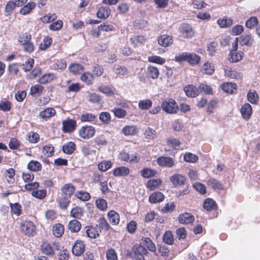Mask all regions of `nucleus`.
<instances>
[{
    "mask_svg": "<svg viewBox=\"0 0 260 260\" xmlns=\"http://www.w3.org/2000/svg\"><path fill=\"white\" fill-rule=\"evenodd\" d=\"M55 78V76L53 73H49L44 74L39 79V82L42 84H46L50 82Z\"/></svg>",
    "mask_w": 260,
    "mask_h": 260,
    "instance_id": "c9c22d12",
    "label": "nucleus"
},
{
    "mask_svg": "<svg viewBox=\"0 0 260 260\" xmlns=\"http://www.w3.org/2000/svg\"><path fill=\"white\" fill-rule=\"evenodd\" d=\"M141 175L145 178L153 177L155 176L156 172L154 170L149 168H144L141 172Z\"/></svg>",
    "mask_w": 260,
    "mask_h": 260,
    "instance_id": "de8ad7c7",
    "label": "nucleus"
},
{
    "mask_svg": "<svg viewBox=\"0 0 260 260\" xmlns=\"http://www.w3.org/2000/svg\"><path fill=\"white\" fill-rule=\"evenodd\" d=\"M21 232L27 236H33L36 232V227L32 222L28 220L22 221L20 225Z\"/></svg>",
    "mask_w": 260,
    "mask_h": 260,
    "instance_id": "20e7f679",
    "label": "nucleus"
},
{
    "mask_svg": "<svg viewBox=\"0 0 260 260\" xmlns=\"http://www.w3.org/2000/svg\"><path fill=\"white\" fill-rule=\"evenodd\" d=\"M69 69L70 72L74 75H77L83 71V67L79 63H73L69 66Z\"/></svg>",
    "mask_w": 260,
    "mask_h": 260,
    "instance_id": "37998d69",
    "label": "nucleus"
},
{
    "mask_svg": "<svg viewBox=\"0 0 260 260\" xmlns=\"http://www.w3.org/2000/svg\"><path fill=\"white\" fill-rule=\"evenodd\" d=\"M241 113L243 118L249 119L252 114V107L249 104H245L241 107Z\"/></svg>",
    "mask_w": 260,
    "mask_h": 260,
    "instance_id": "aec40b11",
    "label": "nucleus"
},
{
    "mask_svg": "<svg viewBox=\"0 0 260 260\" xmlns=\"http://www.w3.org/2000/svg\"><path fill=\"white\" fill-rule=\"evenodd\" d=\"M46 189L33 190L31 193L33 197L40 200L43 199L46 196Z\"/></svg>",
    "mask_w": 260,
    "mask_h": 260,
    "instance_id": "13d9d810",
    "label": "nucleus"
},
{
    "mask_svg": "<svg viewBox=\"0 0 260 260\" xmlns=\"http://www.w3.org/2000/svg\"><path fill=\"white\" fill-rule=\"evenodd\" d=\"M96 206L100 210L104 211L107 208V201L103 199H99L96 200Z\"/></svg>",
    "mask_w": 260,
    "mask_h": 260,
    "instance_id": "69168bd1",
    "label": "nucleus"
},
{
    "mask_svg": "<svg viewBox=\"0 0 260 260\" xmlns=\"http://www.w3.org/2000/svg\"><path fill=\"white\" fill-rule=\"evenodd\" d=\"M80 79L81 81L86 84L90 85L93 83L94 75L89 72H86L81 76Z\"/></svg>",
    "mask_w": 260,
    "mask_h": 260,
    "instance_id": "473e14b6",
    "label": "nucleus"
},
{
    "mask_svg": "<svg viewBox=\"0 0 260 260\" xmlns=\"http://www.w3.org/2000/svg\"><path fill=\"white\" fill-rule=\"evenodd\" d=\"M107 260H117V255L114 249L110 248L106 252Z\"/></svg>",
    "mask_w": 260,
    "mask_h": 260,
    "instance_id": "774afa93",
    "label": "nucleus"
},
{
    "mask_svg": "<svg viewBox=\"0 0 260 260\" xmlns=\"http://www.w3.org/2000/svg\"><path fill=\"white\" fill-rule=\"evenodd\" d=\"M56 113L55 110L53 108H47L39 113V117L43 119H47L53 116Z\"/></svg>",
    "mask_w": 260,
    "mask_h": 260,
    "instance_id": "2eb2a0df",
    "label": "nucleus"
},
{
    "mask_svg": "<svg viewBox=\"0 0 260 260\" xmlns=\"http://www.w3.org/2000/svg\"><path fill=\"white\" fill-rule=\"evenodd\" d=\"M202 70L205 74L212 75L214 73L215 69L214 66L211 63L206 61L203 64Z\"/></svg>",
    "mask_w": 260,
    "mask_h": 260,
    "instance_id": "a18cd8bd",
    "label": "nucleus"
},
{
    "mask_svg": "<svg viewBox=\"0 0 260 260\" xmlns=\"http://www.w3.org/2000/svg\"><path fill=\"white\" fill-rule=\"evenodd\" d=\"M239 42L241 45L251 46L253 44V39L250 34L243 35L240 38Z\"/></svg>",
    "mask_w": 260,
    "mask_h": 260,
    "instance_id": "a878e982",
    "label": "nucleus"
},
{
    "mask_svg": "<svg viewBox=\"0 0 260 260\" xmlns=\"http://www.w3.org/2000/svg\"><path fill=\"white\" fill-rule=\"evenodd\" d=\"M111 9L109 7H101L97 12L96 16H109Z\"/></svg>",
    "mask_w": 260,
    "mask_h": 260,
    "instance_id": "3c124183",
    "label": "nucleus"
},
{
    "mask_svg": "<svg viewBox=\"0 0 260 260\" xmlns=\"http://www.w3.org/2000/svg\"><path fill=\"white\" fill-rule=\"evenodd\" d=\"M152 105V102L149 99L140 100L139 102L138 107L141 110H148Z\"/></svg>",
    "mask_w": 260,
    "mask_h": 260,
    "instance_id": "c03bdc74",
    "label": "nucleus"
},
{
    "mask_svg": "<svg viewBox=\"0 0 260 260\" xmlns=\"http://www.w3.org/2000/svg\"><path fill=\"white\" fill-rule=\"evenodd\" d=\"M186 95L188 97H195L199 94V89L193 85H189L184 88Z\"/></svg>",
    "mask_w": 260,
    "mask_h": 260,
    "instance_id": "f3484780",
    "label": "nucleus"
},
{
    "mask_svg": "<svg viewBox=\"0 0 260 260\" xmlns=\"http://www.w3.org/2000/svg\"><path fill=\"white\" fill-rule=\"evenodd\" d=\"M184 159L186 162L193 163L198 160V156L190 152H187L184 155Z\"/></svg>",
    "mask_w": 260,
    "mask_h": 260,
    "instance_id": "5fc2aeb1",
    "label": "nucleus"
},
{
    "mask_svg": "<svg viewBox=\"0 0 260 260\" xmlns=\"http://www.w3.org/2000/svg\"><path fill=\"white\" fill-rule=\"evenodd\" d=\"M76 145L73 142H69L63 145L62 147L63 151L68 154H72L75 150Z\"/></svg>",
    "mask_w": 260,
    "mask_h": 260,
    "instance_id": "a19ab883",
    "label": "nucleus"
},
{
    "mask_svg": "<svg viewBox=\"0 0 260 260\" xmlns=\"http://www.w3.org/2000/svg\"><path fill=\"white\" fill-rule=\"evenodd\" d=\"M207 184L213 189L221 190L223 189L222 183L215 178H209L207 182Z\"/></svg>",
    "mask_w": 260,
    "mask_h": 260,
    "instance_id": "393cba45",
    "label": "nucleus"
},
{
    "mask_svg": "<svg viewBox=\"0 0 260 260\" xmlns=\"http://www.w3.org/2000/svg\"><path fill=\"white\" fill-rule=\"evenodd\" d=\"M6 177L7 178V181L10 184L14 182V176L15 175V170L12 168H10L6 171Z\"/></svg>",
    "mask_w": 260,
    "mask_h": 260,
    "instance_id": "4d7b16f0",
    "label": "nucleus"
},
{
    "mask_svg": "<svg viewBox=\"0 0 260 260\" xmlns=\"http://www.w3.org/2000/svg\"><path fill=\"white\" fill-rule=\"evenodd\" d=\"M31 35L27 32L19 37L18 41L23 46L24 50L28 53L32 52L34 50V44L30 42Z\"/></svg>",
    "mask_w": 260,
    "mask_h": 260,
    "instance_id": "7ed1b4c3",
    "label": "nucleus"
},
{
    "mask_svg": "<svg viewBox=\"0 0 260 260\" xmlns=\"http://www.w3.org/2000/svg\"><path fill=\"white\" fill-rule=\"evenodd\" d=\"M110 222L114 225L117 224L119 222V215L115 211L111 210L108 213Z\"/></svg>",
    "mask_w": 260,
    "mask_h": 260,
    "instance_id": "c85d7f7f",
    "label": "nucleus"
},
{
    "mask_svg": "<svg viewBox=\"0 0 260 260\" xmlns=\"http://www.w3.org/2000/svg\"><path fill=\"white\" fill-rule=\"evenodd\" d=\"M185 178L180 174H175L170 177V180L174 185H181L184 184Z\"/></svg>",
    "mask_w": 260,
    "mask_h": 260,
    "instance_id": "a211bd4d",
    "label": "nucleus"
},
{
    "mask_svg": "<svg viewBox=\"0 0 260 260\" xmlns=\"http://www.w3.org/2000/svg\"><path fill=\"white\" fill-rule=\"evenodd\" d=\"M112 112L115 116L118 118H124L127 114L126 111L121 108H114L112 110Z\"/></svg>",
    "mask_w": 260,
    "mask_h": 260,
    "instance_id": "09e8293b",
    "label": "nucleus"
},
{
    "mask_svg": "<svg viewBox=\"0 0 260 260\" xmlns=\"http://www.w3.org/2000/svg\"><path fill=\"white\" fill-rule=\"evenodd\" d=\"M100 232L98 225L88 226L86 231L87 236L90 238H96L99 236Z\"/></svg>",
    "mask_w": 260,
    "mask_h": 260,
    "instance_id": "ddd939ff",
    "label": "nucleus"
},
{
    "mask_svg": "<svg viewBox=\"0 0 260 260\" xmlns=\"http://www.w3.org/2000/svg\"><path fill=\"white\" fill-rule=\"evenodd\" d=\"M35 7L36 4L35 3H29L20 9V13L23 15H27Z\"/></svg>",
    "mask_w": 260,
    "mask_h": 260,
    "instance_id": "79ce46f5",
    "label": "nucleus"
},
{
    "mask_svg": "<svg viewBox=\"0 0 260 260\" xmlns=\"http://www.w3.org/2000/svg\"><path fill=\"white\" fill-rule=\"evenodd\" d=\"M163 241L165 243L169 245L173 244L174 242V238L171 232H166L163 237Z\"/></svg>",
    "mask_w": 260,
    "mask_h": 260,
    "instance_id": "e2e57ef3",
    "label": "nucleus"
},
{
    "mask_svg": "<svg viewBox=\"0 0 260 260\" xmlns=\"http://www.w3.org/2000/svg\"><path fill=\"white\" fill-rule=\"evenodd\" d=\"M146 39L143 36H135L131 39V43L135 47L143 45Z\"/></svg>",
    "mask_w": 260,
    "mask_h": 260,
    "instance_id": "2f4dec72",
    "label": "nucleus"
},
{
    "mask_svg": "<svg viewBox=\"0 0 260 260\" xmlns=\"http://www.w3.org/2000/svg\"><path fill=\"white\" fill-rule=\"evenodd\" d=\"M41 252L48 255H53L54 251L51 245L47 242H43L41 246Z\"/></svg>",
    "mask_w": 260,
    "mask_h": 260,
    "instance_id": "b1692460",
    "label": "nucleus"
},
{
    "mask_svg": "<svg viewBox=\"0 0 260 260\" xmlns=\"http://www.w3.org/2000/svg\"><path fill=\"white\" fill-rule=\"evenodd\" d=\"M138 132V128L134 125H126L122 129V134L126 136L135 135Z\"/></svg>",
    "mask_w": 260,
    "mask_h": 260,
    "instance_id": "6ab92c4d",
    "label": "nucleus"
},
{
    "mask_svg": "<svg viewBox=\"0 0 260 260\" xmlns=\"http://www.w3.org/2000/svg\"><path fill=\"white\" fill-rule=\"evenodd\" d=\"M53 235L56 237H60L64 233V226L60 223L55 224L52 228Z\"/></svg>",
    "mask_w": 260,
    "mask_h": 260,
    "instance_id": "f704fd0d",
    "label": "nucleus"
},
{
    "mask_svg": "<svg viewBox=\"0 0 260 260\" xmlns=\"http://www.w3.org/2000/svg\"><path fill=\"white\" fill-rule=\"evenodd\" d=\"M204 208L208 211L216 210L217 205L216 202L212 199L207 198L204 201Z\"/></svg>",
    "mask_w": 260,
    "mask_h": 260,
    "instance_id": "412c9836",
    "label": "nucleus"
},
{
    "mask_svg": "<svg viewBox=\"0 0 260 260\" xmlns=\"http://www.w3.org/2000/svg\"><path fill=\"white\" fill-rule=\"evenodd\" d=\"M113 72L116 75V77H122L128 75L129 72L127 68L124 66L115 64L113 67Z\"/></svg>",
    "mask_w": 260,
    "mask_h": 260,
    "instance_id": "9b49d317",
    "label": "nucleus"
},
{
    "mask_svg": "<svg viewBox=\"0 0 260 260\" xmlns=\"http://www.w3.org/2000/svg\"><path fill=\"white\" fill-rule=\"evenodd\" d=\"M95 115L92 113H86L81 115L80 120L83 122H91L95 119Z\"/></svg>",
    "mask_w": 260,
    "mask_h": 260,
    "instance_id": "bf43d9fd",
    "label": "nucleus"
},
{
    "mask_svg": "<svg viewBox=\"0 0 260 260\" xmlns=\"http://www.w3.org/2000/svg\"><path fill=\"white\" fill-rule=\"evenodd\" d=\"M147 73L148 75L152 79H157L159 75L158 69L156 67L152 66H149L148 67Z\"/></svg>",
    "mask_w": 260,
    "mask_h": 260,
    "instance_id": "bb28decb",
    "label": "nucleus"
},
{
    "mask_svg": "<svg viewBox=\"0 0 260 260\" xmlns=\"http://www.w3.org/2000/svg\"><path fill=\"white\" fill-rule=\"evenodd\" d=\"M175 60L177 62L186 61L191 66H195L200 63L201 57L194 53L183 52L176 56Z\"/></svg>",
    "mask_w": 260,
    "mask_h": 260,
    "instance_id": "f257e3e1",
    "label": "nucleus"
},
{
    "mask_svg": "<svg viewBox=\"0 0 260 260\" xmlns=\"http://www.w3.org/2000/svg\"><path fill=\"white\" fill-rule=\"evenodd\" d=\"M179 32L181 36L184 38H190L194 35L192 27L186 23H183L180 26Z\"/></svg>",
    "mask_w": 260,
    "mask_h": 260,
    "instance_id": "6e6552de",
    "label": "nucleus"
},
{
    "mask_svg": "<svg viewBox=\"0 0 260 260\" xmlns=\"http://www.w3.org/2000/svg\"><path fill=\"white\" fill-rule=\"evenodd\" d=\"M217 23L220 27H227L233 23V20L230 17H222L217 20Z\"/></svg>",
    "mask_w": 260,
    "mask_h": 260,
    "instance_id": "4c0bfd02",
    "label": "nucleus"
},
{
    "mask_svg": "<svg viewBox=\"0 0 260 260\" xmlns=\"http://www.w3.org/2000/svg\"><path fill=\"white\" fill-rule=\"evenodd\" d=\"M237 40L238 39L236 38L235 41L234 46H233L230 51L229 60L231 62H238L240 61L243 57V53L242 52H236L237 49Z\"/></svg>",
    "mask_w": 260,
    "mask_h": 260,
    "instance_id": "423d86ee",
    "label": "nucleus"
},
{
    "mask_svg": "<svg viewBox=\"0 0 260 260\" xmlns=\"http://www.w3.org/2000/svg\"><path fill=\"white\" fill-rule=\"evenodd\" d=\"M69 256V252L67 249L63 247L59 250L58 254V259L59 260H68Z\"/></svg>",
    "mask_w": 260,
    "mask_h": 260,
    "instance_id": "338daca9",
    "label": "nucleus"
},
{
    "mask_svg": "<svg viewBox=\"0 0 260 260\" xmlns=\"http://www.w3.org/2000/svg\"><path fill=\"white\" fill-rule=\"evenodd\" d=\"M71 216L76 218H80L83 214V210L79 207H76L73 208L70 212Z\"/></svg>",
    "mask_w": 260,
    "mask_h": 260,
    "instance_id": "49530a36",
    "label": "nucleus"
},
{
    "mask_svg": "<svg viewBox=\"0 0 260 260\" xmlns=\"http://www.w3.org/2000/svg\"><path fill=\"white\" fill-rule=\"evenodd\" d=\"M61 191L63 194L70 197L74 193L75 188L72 184L68 183L61 188Z\"/></svg>",
    "mask_w": 260,
    "mask_h": 260,
    "instance_id": "4be33fe9",
    "label": "nucleus"
},
{
    "mask_svg": "<svg viewBox=\"0 0 260 260\" xmlns=\"http://www.w3.org/2000/svg\"><path fill=\"white\" fill-rule=\"evenodd\" d=\"M27 169L32 172H38L42 169V165L37 160H30L27 164Z\"/></svg>",
    "mask_w": 260,
    "mask_h": 260,
    "instance_id": "c756f323",
    "label": "nucleus"
},
{
    "mask_svg": "<svg viewBox=\"0 0 260 260\" xmlns=\"http://www.w3.org/2000/svg\"><path fill=\"white\" fill-rule=\"evenodd\" d=\"M161 180L159 179L150 180L147 182V186L150 190H154L158 188L161 184Z\"/></svg>",
    "mask_w": 260,
    "mask_h": 260,
    "instance_id": "ea45409f",
    "label": "nucleus"
},
{
    "mask_svg": "<svg viewBox=\"0 0 260 260\" xmlns=\"http://www.w3.org/2000/svg\"><path fill=\"white\" fill-rule=\"evenodd\" d=\"M62 129L65 133L74 131L76 127V121L73 119H68L62 122Z\"/></svg>",
    "mask_w": 260,
    "mask_h": 260,
    "instance_id": "1a4fd4ad",
    "label": "nucleus"
},
{
    "mask_svg": "<svg viewBox=\"0 0 260 260\" xmlns=\"http://www.w3.org/2000/svg\"><path fill=\"white\" fill-rule=\"evenodd\" d=\"M54 152V147L51 145L43 147L42 153L46 157H51L53 155Z\"/></svg>",
    "mask_w": 260,
    "mask_h": 260,
    "instance_id": "864d4df0",
    "label": "nucleus"
},
{
    "mask_svg": "<svg viewBox=\"0 0 260 260\" xmlns=\"http://www.w3.org/2000/svg\"><path fill=\"white\" fill-rule=\"evenodd\" d=\"M144 136L148 141L154 140L157 137L156 132L151 127H147L145 131Z\"/></svg>",
    "mask_w": 260,
    "mask_h": 260,
    "instance_id": "e433bc0d",
    "label": "nucleus"
},
{
    "mask_svg": "<svg viewBox=\"0 0 260 260\" xmlns=\"http://www.w3.org/2000/svg\"><path fill=\"white\" fill-rule=\"evenodd\" d=\"M95 133L94 127L89 125L82 126L78 132L79 136L84 139H88L92 137Z\"/></svg>",
    "mask_w": 260,
    "mask_h": 260,
    "instance_id": "39448f33",
    "label": "nucleus"
},
{
    "mask_svg": "<svg viewBox=\"0 0 260 260\" xmlns=\"http://www.w3.org/2000/svg\"><path fill=\"white\" fill-rule=\"evenodd\" d=\"M194 217L190 213H185L178 216L179 222L181 224H188L194 221Z\"/></svg>",
    "mask_w": 260,
    "mask_h": 260,
    "instance_id": "dca6fc26",
    "label": "nucleus"
},
{
    "mask_svg": "<svg viewBox=\"0 0 260 260\" xmlns=\"http://www.w3.org/2000/svg\"><path fill=\"white\" fill-rule=\"evenodd\" d=\"M143 240L144 244L150 251L152 252L155 251V245L149 238H144Z\"/></svg>",
    "mask_w": 260,
    "mask_h": 260,
    "instance_id": "680f3d73",
    "label": "nucleus"
},
{
    "mask_svg": "<svg viewBox=\"0 0 260 260\" xmlns=\"http://www.w3.org/2000/svg\"><path fill=\"white\" fill-rule=\"evenodd\" d=\"M85 246L81 241L77 240L72 247L73 254L76 256H80L83 253Z\"/></svg>",
    "mask_w": 260,
    "mask_h": 260,
    "instance_id": "f8f14e48",
    "label": "nucleus"
},
{
    "mask_svg": "<svg viewBox=\"0 0 260 260\" xmlns=\"http://www.w3.org/2000/svg\"><path fill=\"white\" fill-rule=\"evenodd\" d=\"M81 227L80 222L76 219L70 221L68 224V229L72 232H78L80 230Z\"/></svg>",
    "mask_w": 260,
    "mask_h": 260,
    "instance_id": "72a5a7b5",
    "label": "nucleus"
},
{
    "mask_svg": "<svg viewBox=\"0 0 260 260\" xmlns=\"http://www.w3.org/2000/svg\"><path fill=\"white\" fill-rule=\"evenodd\" d=\"M237 85L233 83H224L221 86V89L226 93H233L236 90Z\"/></svg>",
    "mask_w": 260,
    "mask_h": 260,
    "instance_id": "cd10ccee",
    "label": "nucleus"
},
{
    "mask_svg": "<svg viewBox=\"0 0 260 260\" xmlns=\"http://www.w3.org/2000/svg\"><path fill=\"white\" fill-rule=\"evenodd\" d=\"M161 108L163 111L167 113L176 114L177 113L179 107L176 101L171 98H166L162 101Z\"/></svg>",
    "mask_w": 260,
    "mask_h": 260,
    "instance_id": "f03ea898",
    "label": "nucleus"
},
{
    "mask_svg": "<svg viewBox=\"0 0 260 260\" xmlns=\"http://www.w3.org/2000/svg\"><path fill=\"white\" fill-rule=\"evenodd\" d=\"M34 63V60L31 58H29L24 63L22 64L23 71L25 72L30 71L32 68Z\"/></svg>",
    "mask_w": 260,
    "mask_h": 260,
    "instance_id": "0e129e2a",
    "label": "nucleus"
},
{
    "mask_svg": "<svg viewBox=\"0 0 260 260\" xmlns=\"http://www.w3.org/2000/svg\"><path fill=\"white\" fill-rule=\"evenodd\" d=\"M16 6H17V5L15 2L12 1H9L5 6V15L7 16L10 15Z\"/></svg>",
    "mask_w": 260,
    "mask_h": 260,
    "instance_id": "6e6d98bb",
    "label": "nucleus"
},
{
    "mask_svg": "<svg viewBox=\"0 0 260 260\" xmlns=\"http://www.w3.org/2000/svg\"><path fill=\"white\" fill-rule=\"evenodd\" d=\"M157 164L161 167H171L174 165V161L170 157H159L157 160Z\"/></svg>",
    "mask_w": 260,
    "mask_h": 260,
    "instance_id": "4468645a",
    "label": "nucleus"
},
{
    "mask_svg": "<svg viewBox=\"0 0 260 260\" xmlns=\"http://www.w3.org/2000/svg\"><path fill=\"white\" fill-rule=\"evenodd\" d=\"M129 170L126 167H120L117 168L113 171V174L115 176H125L129 174Z\"/></svg>",
    "mask_w": 260,
    "mask_h": 260,
    "instance_id": "7c9ffc66",
    "label": "nucleus"
},
{
    "mask_svg": "<svg viewBox=\"0 0 260 260\" xmlns=\"http://www.w3.org/2000/svg\"><path fill=\"white\" fill-rule=\"evenodd\" d=\"M98 90L100 92L108 96H111L114 94V90L110 87L108 86H100L99 87Z\"/></svg>",
    "mask_w": 260,
    "mask_h": 260,
    "instance_id": "8fccbe9b",
    "label": "nucleus"
},
{
    "mask_svg": "<svg viewBox=\"0 0 260 260\" xmlns=\"http://www.w3.org/2000/svg\"><path fill=\"white\" fill-rule=\"evenodd\" d=\"M164 199V194L160 192L157 191L152 193L149 198L150 203L156 204L161 202Z\"/></svg>",
    "mask_w": 260,
    "mask_h": 260,
    "instance_id": "5701e85b",
    "label": "nucleus"
},
{
    "mask_svg": "<svg viewBox=\"0 0 260 260\" xmlns=\"http://www.w3.org/2000/svg\"><path fill=\"white\" fill-rule=\"evenodd\" d=\"M148 60L150 62L155 63L159 64H162L166 61L165 58L156 55L149 56L148 57Z\"/></svg>",
    "mask_w": 260,
    "mask_h": 260,
    "instance_id": "603ef678",
    "label": "nucleus"
},
{
    "mask_svg": "<svg viewBox=\"0 0 260 260\" xmlns=\"http://www.w3.org/2000/svg\"><path fill=\"white\" fill-rule=\"evenodd\" d=\"M159 45L162 47H168L173 43V37L168 35H162L160 36L157 39Z\"/></svg>",
    "mask_w": 260,
    "mask_h": 260,
    "instance_id": "9d476101",
    "label": "nucleus"
},
{
    "mask_svg": "<svg viewBox=\"0 0 260 260\" xmlns=\"http://www.w3.org/2000/svg\"><path fill=\"white\" fill-rule=\"evenodd\" d=\"M133 251L134 257L136 260H144V255L147 253V249L140 245H135L133 246Z\"/></svg>",
    "mask_w": 260,
    "mask_h": 260,
    "instance_id": "0eeeda50",
    "label": "nucleus"
},
{
    "mask_svg": "<svg viewBox=\"0 0 260 260\" xmlns=\"http://www.w3.org/2000/svg\"><path fill=\"white\" fill-rule=\"evenodd\" d=\"M67 67L66 61L63 59H58L55 61L52 68L54 70H63Z\"/></svg>",
    "mask_w": 260,
    "mask_h": 260,
    "instance_id": "58836bf2",
    "label": "nucleus"
},
{
    "mask_svg": "<svg viewBox=\"0 0 260 260\" xmlns=\"http://www.w3.org/2000/svg\"><path fill=\"white\" fill-rule=\"evenodd\" d=\"M52 42V39L50 37H46L43 39V42L40 45V48L42 50H45L51 45Z\"/></svg>",
    "mask_w": 260,
    "mask_h": 260,
    "instance_id": "052dcab7",
    "label": "nucleus"
}]
</instances>
